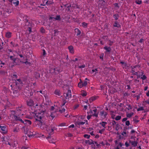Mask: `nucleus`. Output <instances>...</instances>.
I'll return each instance as SVG.
<instances>
[{"label":"nucleus","mask_w":149,"mask_h":149,"mask_svg":"<svg viewBox=\"0 0 149 149\" xmlns=\"http://www.w3.org/2000/svg\"><path fill=\"white\" fill-rule=\"evenodd\" d=\"M98 97V96H94L90 98L89 100L91 102H93L94 100H96L97 98Z\"/></svg>","instance_id":"22"},{"label":"nucleus","mask_w":149,"mask_h":149,"mask_svg":"<svg viewBox=\"0 0 149 149\" xmlns=\"http://www.w3.org/2000/svg\"><path fill=\"white\" fill-rule=\"evenodd\" d=\"M95 144L96 145V146L97 147V148H99L100 146V144H98L96 141H94Z\"/></svg>","instance_id":"53"},{"label":"nucleus","mask_w":149,"mask_h":149,"mask_svg":"<svg viewBox=\"0 0 149 149\" xmlns=\"http://www.w3.org/2000/svg\"><path fill=\"white\" fill-rule=\"evenodd\" d=\"M85 143H88L89 145L92 144H94V141L93 140L90 139V140H86Z\"/></svg>","instance_id":"18"},{"label":"nucleus","mask_w":149,"mask_h":149,"mask_svg":"<svg viewBox=\"0 0 149 149\" xmlns=\"http://www.w3.org/2000/svg\"><path fill=\"white\" fill-rule=\"evenodd\" d=\"M81 95L83 97L86 96L87 95L86 92V91H84V92L82 93Z\"/></svg>","instance_id":"49"},{"label":"nucleus","mask_w":149,"mask_h":149,"mask_svg":"<svg viewBox=\"0 0 149 149\" xmlns=\"http://www.w3.org/2000/svg\"><path fill=\"white\" fill-rule=\"evenodd\" d=\"M56 111H54L53 112H51V114L50 116L52 118V119L54 118V117H55L56 114Z\"/></svg>","instance_id":"21"},{"label":"nucleus","mask_w":149,"mask_h":149,"mask_svg":"<svg viewBox=\"0 0 149 149\" xmlns=\"http://www.w3.org/2000/svg\"><path fill=\"white\" fill-rule=\"evenodd\" d=\"M144 110V109L142 107H141L137 109V111H142Z\"/></svg>","instance_id":"44"},{"label":"nucleus","mask_w":149,"mask_h":149,"mask_svg":"<svg viewBox=\"0 0 149 149\" xmlns=\"http://www.w3.org/2000/svg\"><path fill=\"white\" fill-rule=\"evenodd\" d=\"M25 127H23L22 128V130L23 129L24 130V133H25V134H27L28 132V131L26 130V131L25 129Z\"/></svg>","instance_id":"50"},{"label":"nucleus","mask_w":149,"mask_h":149,"mask_svg":"<svg viewBox=\"0 0 149 149\" xmlns=\"http://www.w3.org/2000/svg\"><path fill=\"white\" fill-rule=\"evenodd\" d=\"M65 111V109L64 108L62 109V110H60L59 111L61 113H62L64 112Z\"/></svg>","instance_id":"59"},{"label":"nucleus","mask_w":149,"mask_h":149,"mask_svg":"<svg viewBox=\"0 0 149 149\" xmlns=\"http://www.w3.org/2000/svg\"><path fill=\"white\" fill-rule=\"evenodd\" d=\"M40 72H41L40 71L35 72L34 75L36 79H38L40 77Z\"/></svg>","instance_id":"14"},{"label":"nucleus","mask_w":149,"mask_h":149,"mask_svg":"<svg viewBox=\"0 0 149 149\" xmlns=\"http://www.w3.org/2000/svg\"><path fill=\"white\" fill-rule=\"evenodd\" d=\"M31 122L29 120H25L24 124L25 126L26 125H29L31 124Z\"/></svg>","instance_id":"13"},{"label":"nucleus","mask_w":149,"mask_h":149,"mask_svg":"<svg viewBox=\"0 0 149 149\" xmlns=\"http://www.w3.org/2000/svg\"><path fill=\"white\" fill-rule=\"evenodd\" d=\"M25 25H28L27 24H30V22H28V20L27 19H25Z\"/></svg>","instance_id":"56"},{"label":"nucleus","mask_w":149,"mask_h":149,"mask_svg":"<svg viewBox=\"0 0 149 149\" xmlns=\"http://www.w3.org/2000/svg\"><path fill=\"white\" fill-rule=\"evenodd\" d=\"M105 129L104 128L102 129V130H100L99 131V133L100 134H102V132L104 131Z\"/></svg>","instance_id":"57"},{"label":"nucleus","mask_w":149,"mask_h":149,"mask_svg":"<svg viewBox=\"0 0 149 149\" xmlns=\"http://www.w3.org/2000/svg\"><path fill=\"white\" fill-rule=\"evenodd\" d=\"M133 114V113H129L127 114L126 116L128 118H130L132 116V115Z\"/></svg>","instance_id":"38"},{"label":"nucleus","mask_w":149,"mask_h":149,"mask_svg":"<svg viewBox=\"0 0 149 149\" xmlns=\"http://www.w3.org/2000/svg\"><path fill=\"white\" fill-rule=\"evenodd\" d=\"M16 85L18 87H19L20 86H22V85L23 84L22 81L21 79H17L15 82Z\"/></svg>","instance_id":"5"},{"label":"nucleus","mask_w":149,"mask_h":149,"mask_svg":"<svg viewBox=\"0 0 149 149\" xmlns=\"http://www.w3.org/2000/svg\"><path fill=\"white\" fill-rule=\"evenodd\" d=\"M130 124L129 121L127 120L125 122V125L127 126H129Z\"/></svg>","instance_id":"58"},{"label":"nucleus","mask_w":149,"mask_h":149,"mask_svg":"<svg viewBox=\"0 0 149 149\" xmlns=\"http://www.w3.org/2000/svg\"><path fill=\"white\" fill-rule=\"evenodd\" d=\"M12 77L14 80H15V79L17 78V76L16 74H13L12 76Z\"/></svg>","instance_id":"33"},{"label":"nucleus","mask_w":149,"mask_h":149,"mask_svg":"<svg viewBox=\"0 0 149 149\" xmlns=\"http://www.w3.org/2000/svg\"><path fill=\"white\" fill-rule=\"evenodd\" d=\"M40 31L42 33H45V30L43 27H42L40 28Z\"/></svg>","instance_id":"36"},{"label":"nucleus","mask_w":149,"mask_h":149,"mask_svg":"<svg viewBox=\"0 0 149 149\" xmlns=\"http://www.w3.org/2000/svg\"><path fill=\"white\" fill-rule=\"evenodd\" d=\"M135 2L137 4H140L141 3V1H139V0L136 1Z\"/></svg>","instance_id":"61"},{"label":"nucleus","mask_w":149,"mask_h":149,"mask_svg":"<svg viewBox=\"0 0 149 149\" xmlns=\"http://www.w3.org/2000/svg\"><path fill=\"white\" fill-rule=\"evenodd\" d=\"M42 114L40 113H38L36 114L35 117L36 120L38 121L39 122L41 125L42 124V122L41 121V119H42Z\"/></svg>","instance_id":"1"},{"label":"nucleus","mask_w":149,"mask_h":149,"mask_svg":"<svg viewBox=\"0 0 149 149\" xmlns=\"http://www.w3.org/2000/svg\"><path fill=\"white\" fill-rule=\"evenodd\" d=\"M119 17V16L118 14H115L113 15V17L116 21L118 19Z\"/></svg>","instance_id":"24"},{"label":"nucleus","mask_w":149,"mask_h":149,"mask_svg":"<svg viewBox=\"0 0 149 149\" xmlns=\"http://www.w3.org/2000/svg\"><path fill=\"white\" fill-rule=\"evenodd\" d=\"M129 128H128L127 127H124L123 131L126 132V130L129 129Z\"/></svg>","instance_id":"63"},{"label":"nucleus","mask_w":149,"mask_h":149,"mask_svg":"<svg viewBox=\"0 0 149 149\" xmlns=\"http://www.w3.org/2000/svg\"><path fill=\"white\" fill-rule=\"evenodd\" d=\"M107 123L106 122L102 121L101 123H100V124L104 128H106V127L105 126V125H106L107 124Z\"/></svg>","instance_id":"26"},{"label":"nucleus","mask_w":149,"mask_h":149,"mask_svg":"<svg viewBox=\"0 0 149 149\" xmlns=\"http://www.w3.org/2000/svg\"><path fill=\"white\" fill-rule=\"evenodd\" d=\"M67 102L66 100L65 99L63 100V103L62 105V106H64L65 105V103Z\"/></svg>","instance_id":"55"},{"label":"nucleus","mask_w":149,"mask_h":149,"mask_svg":"<svg viewBox=\"0 0 149 149\" xmlns=\"http://www.w3.org/2000/svg\"><path fill=\"white\" fill-rule=\"evenodd\" d=\"M75 31L77 33V36H78L81 34V32L80 30L78 28L75 29Z\"/></svg>","instance_id":"17"},{"label":"nucleus","mask_w":149,"mask_h":149,"mask_svg":"<svg viewBox=\"0 0 149 149\" xmlns=\"http://www.w3.org/2000/svg\"><path fill=\"white\" fill-rule=\"evenodd\" d=\"M33 95V92L32 91L28 93V95L29 97Z\"/></svg>","instance_id":"32"},{"label":"nucleus","mask_w":149,"mask_h":149,"mask_svg":"<svg viewBox=\"0 0 149 149\" xmlns=\"http://www.w3.org/2000/svg\"><path fill=\"white\" fill-rule=\"evenodd\" d=\"M45 4H46V5H48L51 4V1H47L45 3Z\"/></svg>","instance_id":"64"},{"label":"nucleus","mask_w":149,"mask_h":149,"mask_svg":"<svg viewBox=\"0 0 149 149\" xmlns=\"http://www.w3.org/2000/svg\"><path fill=\"white\" fill-rule=\"evenodd\" d=\"M54 94L58 96L61 95V93L60 91L58 89H56L54 92Z\"/></svg>","instance_id":"19"},{"label":"nucleus","mask_w":149,"mask_h":149,"mask_svg":"<svg viewBox=\"0 0 149 149\" xmlns=\"http://www.w3.org/2000/svg\"><path fill=\"white\" fill-rule=\"evenodd\" d=\"M120 126L118 123L116 124V130H118L119 129V127Z\"/></svg>","instance_id":"45"},{"label":"nucleus","mask_w":149,"mask_h":149,"mask_svg":"<svg viewBox=\"0 0 149 149\" xmlns=\"http://www.w3.org/2000/svg\"><path fill=\"white\" fill-rule=\"evenodd\" d=\"M0 128L1 129L2 133L6 134L7 132V128L5 126H2L0 125Z\"/></svg>","instance_id":"8"},{"label":"nucleus","mask_w":149,"mask_h":149,"mask_svg":"<svg viewBox=\"0 0 149 149\" xmlns=\"http://www.w3.org/2000/svg\"><path fill=\"white\" fill-rule=\"evenodd\" d=\"M82 85H83V86H85L87 84V81H84V82H82Z\"/></svg>","instance_id":"48"},{"label":"nucleus","mask_w":149,"mask_h":149,"mask_svg":"<svg viewBox=\"0 0 149 149\" xmlns=\"http://www.w3.org/2000/svg\"><path fill=\"white\" fill-rule=\"evenodd\" d=\"M127 105L128 107V108H127L128 110H130L132 109V107H131V104H127Z\"/></svg>","instance_id":"51"},{"label":"nucleus","mask_w":149,"mask_h":149,"mask_svg":"<svg viewBox=\"0 0 149 149\" xmlns=\"http://www.w3.org/2000/svg\"><path fill=\"white\" fill-rule=\"evenodd\" d=\"M19 130V128H15L13 130V132H17Z\"/></svg>","instance_id":"47"},{"label":"nucleus","mask_w":149,"mask_h":149,"mask_svg":"<svg viewBox=\"0 0 149 149\" xmlns=\"http://www.w3.org/2000/svg\"><path fill=\"white\" fill-rule=\"evenodd\" d=\"M113 26L114 27H117V28H121V25L119 24L118 22L117 21L114 22V24L113 25Z\"/></svg>","instance_id":"15"},{"label":"nucleus","mask_w":149,"mask_h":149,"mask_svg":"<svg viewBox=\"0 0 149 149\" xmlns=\"http://www.w3.org/2000/svg\"><path fill=\"white\" fill-rule=\"evenodd\" d=\"M12 33L10 32H7L6 33V37L8 38H10L12 36Z\"/></svg>","instance_id":"20"},{"label":"nucleus","mask_w":149,"mask_h":149,"mask_svg":"<svg viewBox=\"0 0 149 149\" xmlns=\"http://www.w3.org/2000/svg\"><path fill=\"white\" fill-rule=\"evenodd\" d=\"M102 38L105 40L106 41H108L109 40L108 37L107 36H104L102 37Z\"/></svg>","instance_id":"31"},{"label":"nucleus","mask_w":149,"mask_h":149,"mask_svg":"<svg viewBox=\"0 0 149 149\" xmlns=\"http://www.w3.org/2000/svg\"><path fill=\"white\" fill-rule=\"evenodd\" d=\"M121 118V116H117L115 118V119L116 120H120Z\"/></svg>","instance_id":"41"},{"label":"nucleus","mask_w":149,"mask_h":149,"mask_svg":"<svg viewBox=\"0 0 149 149\" xmlns=\"http://www.w3.org/2000/svg\"><path fill=\"white\" fill-rule=\"evenodd\" d=\"M68 48L71 54L74 53V48L72 46L70 45L68 47Z\"/></svg>","instance_id":"10"},{"label":"nucleus","mask_w":149,"mask_h":149,"mask_svg":"<svg viewBox=\"0 0 149 149\" xmlns=\"http://www.w3.org/2000/svg\"><path fill=\"white\" fill-rule=\"evenodd\" d=\"M84 137L87 139H89L90 137V136L89 135L85 134L84 135Z\"/></svg>","instance_id":"46"},{"label":"nucleus","mask_w":149,"mask_h":149,"mask_svg":"<svg viewBox=\"0 0 149 149\" xmlns=\"http://www.w3.org/2000/svg\"><path fill=\"white\" fill-rule=\"evenodd\" d=\"M128 132H126L123 131V132L122 133V134L123 135H124V134H125V136H127L128 135Z\"/></svg>","instance_id":"39"},{"label":"nucleus","mask_w":149,"mask_h":149,"mask_svg":"<svg viewBox=\"0 0 149 149\" xmlns=\"http://www.w3.org/2000/svg\"><path fill=\"white\" fill-rule=\"evenodd\" d=\"M7 136H5L3 137L2 138V141H4V142H6V140H7Z\"/></svg>","instance_id":"37"},{"label":"nucleus","mask_w":149,"mask_h":149,"mask_svg":"<svg viewBox=\"0 0 149 149\" xmlns=\"http://www.w3.org/2000/svg\"><path fill=\"white\" fill-rule=\"evenodd\" d=\"M129 143H130L132 146V147H136L137 145V144L138 143V142L136 141H133L132 140H130L129 141Z\"/></svg>","instance_id":"7"},{"label":"nucleus","mask_w":149,"mask_h":149,"mask_svg":"<svg viewBox=\"0 0 149 149\" xmlns=\"http://www.w3.org/2000/svg\"><path fill=\"white\" fill-rule=\"evenodd\" d=\"M46 138L48 140L50 143H55L56 142V140L54 139V138L52 137L49 136L47 137Z\"/></svg>","instance_id":"6"},{"label":"nucleus","mask_w":149,"mask_h":149,"mask_svg":"<svg viewBox=\"0 0 149 149\" xmlns=\"http://www.w3.org/2000/svg\"><path fill=\"white\" fill-rule=\"evenodd\" d=\"M66 123H61L59 124L58 125L59 126H66Z\"/></svg>","instance_id":"43"},{"label":"nucleus","mask_w":149,"mask_h":149,"mask_svg":"<svg viewBox=\"0 0 149 149\" xmlns=\"http://www.w3.org/2000/svg\"><path fill=\"white\" fill-rule=\"evenodd\" d=\"M104 49H105L106 50V51L105 52V53L107 52H109L110 53L111 52V48L110 47H107V46H105L104 47Z\"/></svg>","instance_id":"12"},{"label":"nucleus","mask_w":149,"mask_h":149,"mask_svg":"<svg viewBox=\"0 0 149 149\" xmlns=\"http://www.w3.org/2000/svg\"><path fill=\"white\" fill-rule=\"evenodd\" d=\"M87 24L85 23V22H83L82 23V26L85 28L87 27Z\"/></svg>","instance_id":"30"},{"label":"nucleus","mask_w":149,"mask_h":149,"mask_svg":"<svg viewBox=\"0 0 149 149\" xmlns=\"http://www.w3.org/2000/svg\"><path fill=\"white\" fill-rule=\"evenodd\" d=\"M13 3L14 4H15V6H17L19 5V1L18 0H13Z\"/></svg>","instance_id":"25"},{"label":"nucleus","mask_w":149,"mask_h":149,"mask_svg":"<svg viewBox=\"0 0 149 149\" xmlns=\"http://www.w3.org/2000/svg\"><path fill=\"white\" fill-rule=\"evenodd\" d=\"M122 144L121 143H120L116 147V148H115V149H119V147H121L122 146Z\"/></svg>","instance_id":"52"},{"label":"nucleus","mask_w":149,"mask_h":149,"mask_svg":"<svg viewBox=\"0 0 149 149\" xmlns=\"http://www.w3.org/2000/svg\"><path fill=\"white\" fill-rule=\"evenodd\" d=\"M63 6L64 7H67L68 8H70L71 6V4H69L68 5V4H67L65 5H63Z\"/></svg>","instance_id":"42"},{"label":"nucleus","mask_w":149,"mask_h":149,"mask_svg":"<svg viewBox=\"0 0 149 149\" xmlns=\"http://www.w3.org/2000/svg\"><path fill=\"white\" fill-rule=\"evenodd\" d=\"M115 7H117L118 8H119L120 6H118V3H116L113 4Z\"/></svg>","instance_id":"62"},{"label":"nucleus","mask_w":149,"mask_h":149,"mask_svg":"<svg viewBox=\"0 0 149 149\" xmlns=\"http://www.w3.org/2000/svg\"><path fill=\"white\" fill-rule=\"evenodd\" d=\"M63 95L65 97V100H69V98L72 97L71 91L70 90H68L67 93H64Z\"/></svg>","instance_id":"2"},{"label":"nucleus","mask_w":149,"mask_h":149,"mask_svg":"<svg viewBox=\"0 0 149 149\" xmlns=\"http://www.w3.org/2000/svg\"><path fill=\"white\" fill-rule=\"evenodd\" d=\"M108 41L109 42V45L110 46H111L112 45L113 42L111 41L110 40H109Z\"/></svg>","instance_id":"60"},{"label":"nucleus","mask_w":149,"mask_h":149,"mask_svg":"<svg viewBox=\"0 0 149 149\" xmlns=\"http://www.w3.org/2000/svg\"><path fill=\"white\" fill-rule=\"evenodd\" d=\"M13 97H17L19 95V93L17 90H13Z\"/></svg>","instance_id":"9"},{"label":"nucleus","mask_w":149,"mask_h":149,"mask_svg":"<svg viewBox=\"0 0 149 149\" xmlns=\"http://www.w3.org/2000/svg\"><path fill=\"white\" fill-rule=\"evenodd\" d=\"M85 123V122H77L76 125L79 126L80 125H83Z\"/></svg>","instance_id":"28"},{"label":"nucleus","mask_w":149,"mask_h":149,"mask_svg":"<svg viewBox=\"0 0 149 149\" xmlns=\"http://www.w3.org/2000/svg\"><path fill=\"white\" fill-rule=\"evenodd\" d=\"M26 61H24V62L23 61L22 62V63H24L26 64V65H27V64L30 65V64H31V63L30 62H28L27 61L28 60V59H27L26 58Z\"/></svg>","instance_id":"34"},{"label":"nucleus","mask_w":149,"mask_h":149,"mask_svg":"<svg viewBox=\"0 0 149 149\" xmlns=\"http://www.w3.org/2000/svg\"><path fill=\"white\" fill-rule=\"evenodd\" d=\"M32 27L31 26H29L28 27V30L29 31V33H30L32 31L31 29H32Z\"/></svg>","instance_id":"40"},{"label":"nucleus","mask_w":149,"mask_h":149,"mask_svg":"<svg viewBox=\"0 0 149 149\" xmlns=\"http://www.w3.org/2000/svg\"><path fill=\"white\" fill-rule=\"evenodd\" d=\"M54 19L56 20L61 21V17L60 15H58L56 16V17L54 18Z\"/></svg>","instance_id":"27"},{"label":"nucleus","mask_w":149,"mask_h":149,"mask_svg":"<svg viewBox=\"0 0 149 149\" xmlns=\"http://www.w3.org/2000/svg\"><path fill=\"white\" fill-rule=\"evenodd\" d=\"M141 78L143 80H144L147 78V77L145 75H144L142 77H141Z\"/></svg>","instance_id":"54"},{"label":"nucleus","mask_w":149,"mask_h":149,"mask_svg":"<svg viewBox=\"0 0 149 149\" xmlns=\"http://www.w3.org/2000/svg\"><path fill=\"white\" fill-rule=\"evenodd\" d=\"M49 72L51 73H56V68L54 67L50 68L49 69Z\"/></svg>","instance_id":"16"},{"label":"nucleus","mask_w":149,"mask_h":149,"mask_svg":"<svg viewBox=\"0 0 149 149\" xmlns=\"http://www.w3.org/2000/svg\"><path fill=\"white\" fill-rule=\"evenodd\" d=\"M78 86L80 88H81L82 87H83V85H82V82H79L78 84Z\"/></svg>","instance_id":"35"},{"label":"nucleus","mask_w":149,"mask_h":149,"mask_svg":"<svg viewBox=\"0 0 149 149\" xmlns=\"http://www.w3.org/2000/svg\"><path fill=\"white\" fill-rule=\"evenodd\" d=\"M100 115L101 116H103L104 118H105L107 115V113L104 111H102L100 112Z\"/></svg>","instance_id":"11"},{"label":"nucleus","mask_w":149,"mask_h":149,"mask_svg":"<svg viewBox=\"0 0 149 149\" xmlns=\"http://www.w3.org/2000/svg\"><path fill=\"white\" fill-rule=\"evenodd\" d=\"M13 116L14 117L13 119L15 120L19 121V120L20 119V118L18 116L15 115H13Z\"/></svg>","instance_id":"23"},{"label":"nucleus","mask_w":149,"mask_h":149,"mask_svg":"<svg viewBox=\"0 0 149 149\" xmlns=\"http://www.w3.org/2000/svg\"><path fill=\"white\" fill-rule=\"evenodd\" d=\"M27 105L29 107H32L34 104V102L31 99H28L26 101Z\"/></svg>","instance_id":"4"},{"label":"nucleus","mask_w":149,"mask_h":149,"mask_svg":"<svg viewBox=\"0 0 149 149\" xmlns=\"http://www.w3.org/2000/svg\"><path fill=\"white\" fill-rule=\"evenodd\" d=\"M27 134V135L29 137L33 136L34 134H33V133L31 132H29V131H28Z\"/></svg>","instance_id":"29"},{"label":"nucleus","mask_w":149,"mask_h":149,"mask_svg":"<svg viewBox=\"0 0 149 149\" xmlns=\"http://www.w3.org/2000/svg\"><path fill=\"white\" fill-rule=\"evenodd\" d=\"M10 58L11 60L12 61V63L13 64L11 65L12 67L14 65H19V63L17 62V58L14 57L13 56H10Z\"/></svg>","instance_id":"3"}]
</instances>
